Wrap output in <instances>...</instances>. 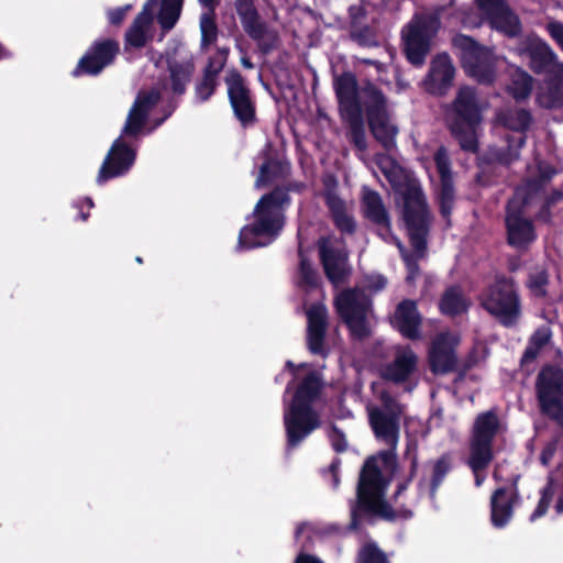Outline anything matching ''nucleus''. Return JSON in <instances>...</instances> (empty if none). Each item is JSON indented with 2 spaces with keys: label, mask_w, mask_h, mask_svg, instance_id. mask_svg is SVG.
<instances>
[{
  "label": "nucleus",
  "mask_w": 563,
  "mask_h": 563,
  "mask_svg": "<svg viewBox=\"0 0 563 563\" xmlns=\"http://www.w3.org/2000/svg\"><path fill=\"white\" fill-rule=\"evenodd\" d=\"M382 399L387 412L373 410L369 416L371 424L376 437L390 445V450L368 459L364 464L357 487V503L352 509L353 525L361 512L377 515L385 519L393 518V512L384 499L386 484L382 473L393 475L396 470L395 449L399 435L397 417L401 413V407L385 394Z\"/></svg>",
  "instance_id": "nucleus-1"
},
{
  "label": "nucleus",
  "mask_w": 563,
  "mask_h": 563,
  "mask_svg": "<svg viewBox=\"0 0 563 563\" xmlns=\"http://www.w3.org/2000/svg\"><path fill=\"white\" fill-rule=\"evenodd\" d=\"M288 203V195L280 189L264 196L255 206L249 223L241 229L238 249L249 250L269 244L284 225L283 211Z\"/></svg>",
  "instance_id": "nucleus-2"
},
{
  "label": "nucleus",
  "mask_w": 563,
  "mask_h": 563,
  "mask_svg": "<svg viewBox=\"0 0 563 563\" xmlns=\"http://www.w3.org/2000/svg\"><path fill=\"white\" fill-rule=\"evenodd\" d=\"M386 279L382 275L366 277L362 288L344 290L335 297V308L354 338L363 339L371 333L372 305L369 296L382 290Z\"/></svg>",
  "instance_id": "nucleus-3"
},
{
  "label": "nucleus",
  "mask_w": 563,
  "mask_h": 563,
  "mask_svg": "<svg viewBox=\"0 0 563 563\" xmlns=\"http://www.w3.org/2000/svg\"><path fill=\"white\" fill-rule=\"evenodd\" d=\"M321 379L308 372L300 383L289 409L285 412V426L289 444L296 445L319 426V418L312 404L319 398Z\"/></svg>",
  "instance_id": "nucleus-4"
},
{
  "label": "nucleus",
  "mask_w": 563,
  "mask_h": 563,
  "mask_svg": "<svg viewBox=\"0 0 563 563\" xmlns=\"http://www.w3.org/2000/svg\"><path fill=\"white\" fill-rule=\"evenodd\" d=\"M481 119L482 107L475 91L468 87L461 88L454 102L450 126L462 148L476 150V126Z\"/></svg>",
  "instance_id": "nucleus-5"
},
{
  "label": "nucleus",
  "mask_w": 563,
  "mask_h": 563,
  "mask_svg": "<svg viewBox=\"0 0 563 563\" xmlns=\"http://www.w3.org/2000/svg\"><path fill=\"white\" fill-rule=\"evenodd\" d=\"M440 26L434 13L417 14L404 29L402 40L408 60L417 66L423 64L431 47V38Z\"/></svg>",
  "instance_id": "nucleus-6"
},
{
  "label": "nucleus",
  "mask_w": 563,
  "mask_h": 563,
  "mask_svg": "<svg viewBox=\"0 0 563 563\" xmlns=\"http://www.w3.org/2000/svg\"><path fill=\"white\" fill-rule=\"evenodd\" d=\"M482 306L504 325H514L520 318L521 307L510 280L500 279L482 297Z\"/></svg>",
  "instance_id": "nucleus-7"
},
{
  "label": "nucleus",
  "mask_w": 563,
  "mask_h": 563,
  "mask_svg": "<svg viewBox=\"0 0 563 563\" xmlns=\"http://www.w3.org/2000/svg\"><path fill=\"white\" fill-rule=\"evenodd\" d=\"M404 217L411 244L418 257L423 255L426 238L430 223L426 200L420 187L411 185L404 196Z\"/></svg>",
  "instance_id": "nucleus-8"
},
{
  "label": "nucleus",
  "mask_w": 563,
  "mask_h": 563,
  "mask_svg": "<svg viewBox=\"0 0 563 563\" xmlns=\"http://www.w3.org/2000/svg\"><path fill=\"white\" fill-rule=\"evenodd\" d=\"M453 43L465 71L479 82H490L497 62L492 52L465 35L456 36Z\"/></svg>",
  "instance_id": "nucleus-9"
},
{
  "label": "nucleus",
  "mask_w": 563,
  "mask_h": 563,
  "mask_svg": "<svg viewBox=\"0 0 563 563\" xmlns=\"http://www.w3.org/2000/svg\"><path fill=\"white\" fill-rule=\"evenodd\" d=\"M499 430L495 412L487 411L477 416L470 446L468 464L473 471L485 468L493 459L492 441Z\"/></svg>",
  "instance_id": "nucleus-10"
},
{
  "label": "nucleus",
  "mask_w": 563,
  "mask_h": 563,
  "mask_svg": "<svg viewBox=\"0 0 563 563\" xmlns=\"http://www.w3.org/2000/svg\"><path fill=\"white\" fill-rule=\"evenodd\" d=\"M363 98L374 136L384 147L390 148L395 144L398 129L390 120L384 96L375 87L368 86L363 92Z\"/></svg>",
  "instance_id": "nucleus-11"
},
{
  "label": "nucleus",
  "mask_w": 563,
  "mask_h": 563,
  "mask_svg": "<svg viewBox=\"0 0 563 563\" xmlns=\"http://www.w3.org/2000/svg\"><path fill=\"white\" fill-rule=\"evenodd\" d=\"M537 394L542 412L563 426V371L544 367L538 375Z\"/></svg>",
  "instance_id": "nucleus-12"
},
{
  "label": "nucleus",
  "mask_w": 563,
  "mask_h": 563,
  "mask_svg": "<svg viewBox=\"0 0 563 563\" xmlns=\"http://www.w3.org/2000/svg\"><path fill=\"white\" fill-rule=\"evenodd\" d=\"M526 188L517 189L514 198L508 203L506 218L508 242L517 249L528 246L536 239L532 223L522 217V208L528 203Z\"/></svg>",
  "instance_id": "nucleus-13"
},
{
  "label": "nucleus",
  "mask_w": 563,
  "mask_h": 563,
  "mask_svg": "<svg viewBox=\"0 0 563 563\" xmlns=\"http://www.w3.org/2000/svg\"><path fill=\"white\" fill-rule=\"evenodd\" d=\"M520 54L529 58L536 73L553 74L558 84L563 85V64H556L553 52L543 41L529 36L520 48Z\"/></svg>",
  "instance_id": "nucleus-14"
},
{
  "label": "nucleus",
  "mask_w": 563,
  "mask_h": 563,
  "mask_svg": "<svg viewBox=\"0 0 563 563\" xmlns=\"http://www.w3.org/2000/svg\"><path fill=\"white\" fill-rule=\"evenodd\" d=\"M320 258L331 283L338 285L350 274L346 252L341 243L330 238L320 241Z\"/></svg>",
  "instance_id": "nucleus-15"
},
{
  "label": "nucleus",
  "mask_w": 563,
  "mask_h": 563,
  "mask_svg": "<svg viewBox=\"0 0 563 563\" xmlns=\"http://www.w3.org/2000/svg\"><path fill=\"white\" fill-rule=\"evenodd\" d=\"M481 13L488 20L492 27L508 36H515L520 30L519 21L504 0H476Z\"/></svg>",
  "instance_id": "nucleus-16"
},
{
  "label": "nucleus",
  "mask_w": 563,
  "mask_h": 563,
  "mask_svg": "<svg viewBox=\"0 0 563 563\" xmlns=\"http://www.w3.org/2000/svg\"><path fill=\"white\" fill-rule=\"evenodd\" d=\"M119 51L117 42L107 40L96 43L78 63L74 70L75 76L82 74L97 75L112 63Z\"/></svg>",
  "instance_id": "nucleus-17"
},
{
  "label": "nucleus",
  "mask_w": 563,
  "mask_h": 563,
  "mask_svg": "<svg viewBox=\"0 0 563 563\" xmlns=\"http://www.w3.org/2000/svg\"><path fill=\"white\" fill-rule=\"evenodd\" d=\"M135 153L126 146L122 137L117 139L107 155L98 174L97 181L99 184L126 173L133 165Z\"/></svg>",
  "instance_id": "nucleus-18"
},
{
  "label": "nucleus",
  "mask_w": 563,
  "mask_h": 563,
  "mask_svg": "<svg viewBox=\"0 0 563 563\" xmlns=\"http://www.w3.org/2000/svg\"><path fill=\"white\" fill-rule=\"evenodd\" d=\"M335 92L340 102V110L347 121L358 123L362 107L357 98L356 80L353 75L344 74L335 79Z\"/></svg>",
  "instance_id": "nucleus-19"
},
{
  "label": "nucleus",
  "mask_w": 563,
  "mask_h": 563,
  "mask_svg": "<svg viewBox=\"0 0 563 563\" xmlns=\"http://www.w3.org/2000/svg\"><path fill=\"white\" fill-rule=\"evenodd\" d=\"M225 82L230 102L236 118L244 124L252 121L254 108L250 98V91L244 85L241 75L236 71H230Z\"/></svg>",
  "instance_id": "nucleus-20"
},
{
  "label": "nucleus",
  "mask_w": 563,
  "mask_h": 563,
  "mask_svg": "<svg viewBox=\"0 0 563 563\" xmlns=\"http://www.w3.org/2000/svg\"><path fill=\"white\" fill-rule=\"evenodd\" d=\"M454 74L451 58L446 54H439L431 62L423 87L430 93L442 95L452 86Z\"/></svg>",
  "instance_id": "nucleus-21"
},
{
  "label": "nucleus",
  "mask_w": 563,
  "mask_h": 563,
  "mask_svg": "<svg viewBox=\"0 0 563 563\" xmlns=\"http://www.w3.org/2000/svg\"><path fill=\"white\" fill-rule=\"evenodd\" d=\"M159 96L156 89L139 93L123 128L124 135L135 136L141 132L148 111L158 101Z\"/></svg>",
  "instance_id": "nucleus-22"
},
{
  "label": "nucleus",
  "mask_w": 563,
  "mask_h": 563,
  "mask_svg": "<svg viewBox=\"0 0 563 563\" xmlns=\"http://www.w3.org/2000/svg\"><path fill=\"white\" fill-rule=\"evenodd\" d=\"M434 162L440 176L439 202L441 213L444 218L449 217L454 202V188L450 169V162L444 148H439L434 156Z\"/></svg>",
  "instance_id": "nucleus-23"
},
{
  "label": "nucleus",
  "mask_w": 563,
  "mask_h": 563,
  "mask_svg": "<svg viewBox=\"0 0 563 563\" xmlns=\"http://www.w3.org/2000/svg\"><path fill=\"white\" fill-rule=\"evenodd\" d=\"M156 0H150L143 7L142 12L136 16L133 24L125 33V45L142 47L150 37V30L153 22V12L156 8Z\"/></svg>",
  "instance_id": "nucleus-24"
},
{
  "label": "nucleus",
  "mask_w": 563,
  "mask_h": 563,
  "mask_svg": "<svg viewBox=\"0 0 563 563\" xmlns=\"http://www.w3.org/2000/svg\"><path fill=\"white\" fill-rule=\"evenodd\" d=\"M308 317V345L310 352H320L323 347L332 349L325 343L323 333L327 322V309L323 305H314L307 311Z\"/></svg>",
  "instance_id": "nucleus-25"
},
{
  "label": "nucleus",
  "mask_w": 563,
  "mask_h": 563,
  "mask_svg": "<svg viewBox=\"0 0 563 563\" xmlns=\"http://www.w3.org/2000/svg\"><path fill=\"white\" fill-rule=\"evenodd\" d=\"M420 314L411 300L400 302L393 318L394 327L406 338L415 339L419 334Z\"/></svg>",
  "instance_id": "nucleus-26"
},
{
  "label": "nucleus",
  "mask_w": 563,
  "mask_h": 563,
  "mask_svg": "<svg viewBox=\"0 0 563 563\" xmlns=\"http://www.w3.org/2000/svg\"><path fill=\"white\" fill-rule=\"evenodd\" d=\"M515 493L505 488L497 489L490 498V519L496 528L505 527L512 516Z\"/></svg>",
  "instance_id": "nucleus-27"
},
{
  "label": "nucleus",
  "mask_w": 563,
  "mask_h": 563,
  "mask_svg": "<svg viewBox=\"0 0 563 563\" xmlns=\"http://www.w3.org/2000/svg\"><path fill=\"white\" fill-rule=\"evenodd\" d=\"M416 367L413 354H399L382 369L385 379L399 383L406 380Z\"/></svg>",
  "instance_id": "nucleus-28"
},
{
  "label": "nucleus",
  "mask_w": 563,
  "mask_h": 563,
  "mask_svg": "<svg viewBox=\"0 0 563 563\" xmlns=\"http://www.w3.org/2000/svg\"><path fill=\"white\" fill-rule=\"evenodd\" d=\"M169 70L173 80V87L176 92H183L185 85L189 81L194 71L192 58L184 53L179 58L169 62Z\"/></svg>",
  "instance_id": "nucleus-29"
},
{
  "label": "nucleus",
  "mask_w": 563,
  "mask_h": 563,
  "mask_svg": "<svg viewBox=\"0 0 563 563\" xmlns=\"http://www.w3.org/2000/svg\"><path fill=\"white\" fill-rule=\"evenodd\" d=\"M363 209L365 216L373 222L388 227V216L382 202V199L377 192L364 188Z\"/></svg>",
  "instance_id": "nucleus-30"
},
{
  "label": "nucleus",
  "mask_w": 563,
  "mask_h": 563,
  "mask_svg": "<svg viewBox=\"0 0 563 563\" xmlns=\"http://www.w3.org/2000/svg\"><path fill=\"white\" fill-rule=\"evenodd\" d=\"M468 301L457 287L448 289L440 302V309L444 314L455 316L467 310Z\"/></svg>",
  "instance_id": "nucleus-31"
},
{
  "label": "nucleus",
  "mask_w": 563,
  "mask_h": 563,
  "mask_svg": "<svg viewBox=\"0 0 563 563\" xmlns=\"http://www.w3.org/2000/svg\"><path fill=\"white\" fill-rule=\"evenodd\" d=\"M327 201L338 228L343 232H352L354 229V221L347 214L343 201L332 194L328 195Z\"/></svg>",
  "instance_id": "nucleus-32"
},
{
  "label": "nucleus",
  "mask_w": 563,
  "mask_h": 563,
  "mask_svg": "<svg viewBox=\"0 0 563 563\" xmlns=\"http://www.w3.org/2000/svg\"><path fill=\"white\" fill-rule=\"evenodd\" d=\"M183 7V0H163L158 13V22L163 30L168 31L174 27L179 19Z\"/></svg>",
  "instance_id": "nucleus-33"
},
{
  "label": "nucleus",
  "mask_w": 563,
  "mask_h": 563,
  "mask_svg": "<svg viewBox=\"0 0 563 563\" xmlns=\"http://www.w3.org/2000/svg\"><path fill=\"white\" fill-rule=\"evenodd\" d=\"M532 87V79L531 77L516 68L512 73V80L509 86V91L516 99H525L529 96Z\"/></svg>",
  "instance_id": "nucleus-34"
},
{
  "label": "nucleus",
  "mask_w": 563,
  "mask_h": 563,
  "mask_svg": "<svg viewBox=\"0 0 563 563\" xmlns=\"http://www.w3.org/2000/svg\"><path fill=\"white\" fill-rule=\"evenodd\" d=\"M552 331L549 325L538 328L531 335L529 346L526 352H539L541 350H550L552 344Z\"/></svg>",
  "instance_id": "nucleus-35"
},
{
  "label": "nucleus",
  "mask_w": 563,
  "mask_h": 563,
  "mask_svg": "<svg viewBox=\"0 0 563 563\" xmlns=\"http://www.w3.org/2000/svg\"><path fill=\"white\" fill-rule=\"evenodd\" d=\"M376 162L379 169L394 186L400 185L402 169L391 157L378 155Z\"/></svg>",
  "instance_id": "nucleus-36"
},
{
  "label": "nucleus",
  "mask_w": 563,
  "mask_h": 563,
  "mask_svg": "<svg viewBox=\"0 0 563 563\" xmlns=\"http://www.w3.org/2000/svg\"><path fill=\"white\" fill-rule=\"evenodd\" d=\"M460 343V335L453 331L440 332L433 340L431 352H453Z\"/></svg>",
  "instance_id": "nucleus-37"
},
{
  "label": "nucleus",
  "mask_w": 563,
  "mask_h": 563,
  "mask_svg": "<svg viewBox=\"0 0 563 563\" xmlns=\"http://www.w3.org/2000/svg\"><path fill=\"white\" fill-rule=\"evenodd\" d=\"M201 44L203 47L217 40L218 29L214 22L213 12H206L200 18Z\"/></svg>",
  "instance_id": "nucleus-38"
},
{
  "label": "nucleus",
  "mask_w": 563,
  "mask_h": 563,
  "mask_svg": "<svg viewBox=\"0 0 563 563\" xmlns=\"http://www.w3.org/2000/svg\"><path fill=\"white\" fill-rule=\"evenodd\" d=\"M498 120L511 130H523L530 123V114L526 110H518L510 114H499Z\"/></svg>",
  "instance_id": "nucleus-39"
},
{
  "label": "nucleus",
  "mask_w": 563,
  "mask_h": 563,
  "mask_svg": "<svg viewBox=\"0 0 563 563\" xmlns=\"http://www.w3.org/2000/svg\"><path fill=\"white\" fill-rule=\"evenodd\" d=\"M299 285L303 289L317 288L319 285V276L311 264L301 256L299 267Z\"/></svg>",
  "instance_id": "nucleus-40"
},
{
  "label": "nucleus",
  "mask_w": 563,
  "mask_h": 563,
  "mask_svg": "<svg viewBox=\"0 0 563 563\" xmlns=\"http://www.w3.org/2000/svg\"><path fill=\"white\" fill-rule=\"evenodd\" d=\"M430 364L434 373L444 374L455 369V354H430Z\"/></svg>",
  "instance_id": "nucleus-41"
},
{
  "label": "nucleus",
  "mask_w": 563,
  "mask_h": 563,
  "mask_svg": "<svg viewBox=\"0 0 563 563\" xmlns=\"http://www.w3.org/2000/svg\"><path fill=\"white\" fill-rule=\"evenodd\" d=\"M229 51L227 48L218 49L214 55L210 58L207 67H206V74L207 76H212L216 79V76L222 70L227 58H228Z\"/></svg>",
  "instance_id": "nucleus-42"
},
{
  "label": "nucleus",
  "mask_w": 563,
  "mask_h": 563,
  "mask_svg": "<svg viewBox=\"0 0 563 563\" xmlns=\"http://www.w3.org/2000/svg\"><path fill=\"white\" fill-rule=\"evenodd\" d=\"M358 563H387L385 555L374 545H366L360 553Z\"/></svg>",
  "instance_id": "nucleus-43"
},
{
  "label": "nucleus",
  "mask_w": 563,
  "mask_h": 563,
  "mask_svg": "<svg viewBox=\"0 0 563 563\" xmlns=\"http://www.w3.org/2000/svg\"><path fill=\"white\" fill-rule=\"evenodd\" d=\"M547 284V274L540 269L531 274L529 277L528 286L536 296H542L545 294L544 286Z\"/></svg>",
  "instance_id": "nucleus-44"
},
{
  "label": "nucleus",
  "mask_w": 563,
  "mask_h": 563,
  "mask_svg": "<svg viewBox=\"0 0 563 563\" xmlns=\"http://www.w3.org/2000/svg\"><path fill=\"white\" fill-rule=\"evenodd\" d=\"M214 87L216 79L212 76L205 75L202 81L196 88L197 97L201 101L207 100L213 93Z\"/></svg>",
  "instance_id": "nucleus-45"
},
{
  "label": "nucleus",
  "mask_w": 563,
  "mask_h": 563,
  "mask_svg": "<svg viewBox=\"0 0 563 563\" xmlns=\"http://www.w3.org/2000/svg\"><path fill=\"white\" fill-rule=\"evenodd\" d=\"M275 161H266L260 168V175L256 179V186L263 187L271 180V174L278 168Z\"/></svg>",
  "instance_id": "nucleus-46"
},
{
  "label": "nucleus",
  "mask_w": 563,
  "mask_h": 563,
  "mask_svg": "<svg viewBox=\"0 0 563 563\" xmlns=\"http://www.w3.org/2000/svg\"><path fill=\"white\" fill-rule=\"evenodd\" d=\"M450 465L445 459L439 460L433 466V475H432V488L433 490L440 484L444 475L446 474Z\"/></svg>",
  "instance_id": "nucleus-47"
},
{
  "label": "nucleus",
  "mask_w": 563,
  "mask_h": 563,
  "mask_svg": "<svg viewBox=\"0 0 563 563\" xmlns=\"http://www.w3.org/2000/svg\"><path fill=\"white\" fill-rule=\"evenodd\" d=\"M349 122L352 126L353 142L360 150H364L366 147V142H365V135H364V130H363V125H362V117L360 118L358 123L353 122V121H349Z\"/></svg>",
  "instance_id": "nucleus-48"
},
{
  "label": "nucleus",
  "mask_w": 563,
  "mask_h": 563,
  "mask_svg": "<svg viewBox=\"0 0 563 563\" xmlns=\"http://www.w3.org/2000/svg\"><path fill=\"white\" fill-rule=\"evenodd\" d=\"M395 240V243L396 245L398 246L401 255H402V258L406 263V266H407V269H408V276H407V279L408 280H412L415 278V275H416V272H417V265H416V260L412 257V256H409L405 250H404V246L402 244L400 243L399 240L397 239H394Z\"/></svg>",
  "instance_id": "nucleus-49"
},
{
  "label": "nucleus",
  "mask_w": 563,
  "mask_h": 563,
  "mask_svg": "<svg viewBox=\"0 0 563 563\" xmlns=\"http://www.w3.org/2000/svg\"><path fill=\"white\" fill-rule=\"evenodd\" d=\"M551 499H552V494L549 493V489H544L542 493L541 499L537 506V509L531 515V520H536L537 518L543 516L547 512V510L550 506Z\"/></svg>",
  "instance_id": "nucleus-50"
},
{
  "label": "nucleus",
  "mask_w": 563,
  "mask_h": 563,
  "mask_svg": "<svg viewBox=\"0 0 563 563\" xmlns=\"http://www.w3.org/2000/svg\"><path fill=\"white\" fill-rule=\"evenodd\" d=\"M548 30L551 36L563 48V24L559 22H551L548 24Z\"/></svg>",
  "instance_id": "nucleus-51"
},
{
  "label": "nucleus",
  "mask_w": 563,
  "mask_h": 563,
  "mask_svg": "<svg viewBox=\"0 0 563 563\" xmlns=\"http://www.w3.org/2000/svg\"><path fill=\"white\" fill-rule=\"evenodd\" d=\"M555 448H556V441H553V442L549 443L543 449V451L541 453V462H542V464L548 465L550 463V461L553 457Z\"/></svg>",
  "instance_id": "nucleus-52"
},
{
  "label": "nucleus",
  "mask_w": 563,
  "mask_h": 563,
  "mask_svg": "<svg viewBox=\"0 0 563 563\" xmlns=\"http://www.w3.org/2000/svg\"><path fill=\"white\" fill-rule=\"evenodd\" d=\"M129 7L118 8L109 12V20L112 24H119L124 19V15L128 11Z\"/></svg>",
  "instance_id": "nucleus-53"
},
{
  "label": "nucleus",
  "mask_w": 563,
  "mask_h": 563,
  "mask_svg": "<svg viewBox=\"0 0 563 563\" xmlns=\"http://www.w3.org/2000/svg\"><path fill=\"white\" fill-rule=\"evenodd\" d=\"M331 440H332L333 446L336 451H343L346 448V442L344 440V437L339 431L333 430V432L331 434Z\"/></svg>",
  "instance_id": "nucleus-54"
},
{
  "label": "nucleus",
  "mask_w": 563,
  "mask_h": 563,
  "mask_svg": "<svg viewBox=\"0 0 563 563\" xmlns=\"http://www.w3.org/2000/svg\"><path fill=\"white\" fill-rule=\"evenodd\" d=\"M295 563H323L321 560L309 554H299Z\"/></svg>",
  "instance_id": "nucleus-55"
},
{
  "label": "nucleus",
  "mask_w": 563,
  "mask_h": 563,
  "mask_svg": "<svg viewBox=\"0 0 563 563\" xmlns=\"http://www.w3.org/2000/svg\"><path fill=\"white\" fill-rule=\"evenodd\" d=\"M239 13L245 18H253L254 10L251 4L245 3L239 8Z\"/></svg>",
  "instance_id": "nucleus-56"
},
{
  "label": "nucleus",
  "mask_w": 563,
  "mask_h": 563,
  "mask_svg": "<svg viewBox=\"0 0 563 563\" xmlns=\"http://www.w3.org/2000/svg\"><path fill=\"white\" fill-rule=\"evenodd\" d=\"M199 3L208 9V12H213L218 0H198Z\"/></svg>",
  "instance_id": "nucleus-57"
},
{
  "label": "nucleus",
  "mask_w": 563,
  "mask_h": 563,
  "mask_svg": "<svg viewBox=\"0 0 563 563\" xmlns=\"http://www.w3.org/2000/svg\"><path fill=\"white\" fill-rule=\"evenodd\" d=\"M538 101L544 107H552L554 104V99L542 95H538Z\"/></svg>",
  "instance_id": "nucleus-58"
},
{
  "label": "nucleus",
  "mask_w": 563,
  "mask_h": 563,
  "mask_svg": "<svg viewBox=\"0 0 563 563\" xmlns=\"http://www.w3.org/2000/svg\"><path fill=\"white\" fill-rule=\"evenodd\" d=\"M241 64L245 67V68H253V64L251 63L250 58L243 56L241 58Z\"/></svg>",
  "instance_id": "nucleus-59"
},
{
  "label": "nucleus",
  "mask_w": 563,
  "mask_h": 563,
  "mask_svg": "<svg viewBox=\"0 0 563 563\" xmlns=\"http://www.w3.org/2000/svg\"><path fill=\"white\" fill-rule=\"evenodd\" d=\"M555 508L558 512H563V496L558 500Z\"/></svg>",
  "instance_id": "nucleus-60"
},
{
  "label": "nucleus",
  "mask_w": 563,
  "mask_h": 563,
  "mask_svg": "<svg viewBox=\"0 0 563 563\" xmlns=\"http://www.w3.org/2000/svg\"><path fill=\"white\" fill-rule=\"evenodd\" d=\"M331 471L333 472L334 484L338 485V477H336V474H335L336 465L334 463L331 465Z\"/></svg>",
  "instance_id": "nucleus-61"
},
{
  "label": "nucleus",
  "mask_w": 563,
  "mask_h": 563,
  "mask_svg": "<svg viewBox=\"0 0 563 563\" xmlns=\"http://www.w3.org/2000/svg\"><path fill=\"white\" fill-rule=\"evenodd\" d=\"M476 474V485L479 486L483 482V478L477 474L478 471H473Z\"/></svg>",
  "instance_id": "nucleus-62"
},
{
  "label": "nucleus",
  "mask_w": 563,
  "mask_h": 563,
  "mask_svg": "<svg viewBox=\"0 0 563 563\" xmlns=\"http://www.w3.org/2000/svg\"><path fill=\"white\" fill-rule=\"evenodd\" d=\"M86 203H87L88 208H92L93 207V202L89 198L86 199Z\"/></svg>",
  "instance_id": "nucleus-63"
},
{
  "label": "nucleus",
  "mask_w": 563,
  "mask_h": 563,
  "mask_svg": "<svg viewBox=\"0 0 563 563\" xmlns=\"http://www.w3.org/2000/svg\"><path fill=\"white\" fill-rule=\"evenodd\" d=\"M303 528H305L303 526L298 527V529L296 531L297 537L302 532Z\"/></svg>",
  "instance_id": "nucleus-64"
}]
</instances>
